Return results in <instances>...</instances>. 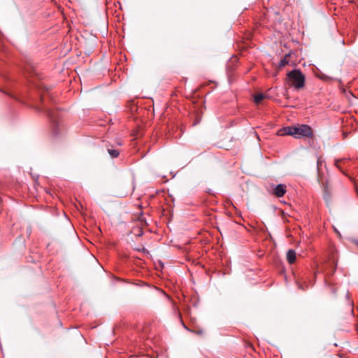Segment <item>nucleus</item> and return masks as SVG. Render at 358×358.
<instances>
[{"label": "nucleus", "mask_w": 358, "mask_h": 358, "mask_svg": "<svg viewBox=\"0 0 358 358\" xmlns=\"http://www.w3.org/2000/svg\"><path fill=\"white\" fill-rule=\"evenodd\" d=\"M268 96L263 94V93H259V94H255L253 96V100H254V102L256 103V104H259L260 103V102L267 98Z\"/></svg>", "instance_id": "0eeeda50"}, {"label": "nucleus", "mask_w": 358, "mask_h": 358, "mask_svg": "<svg viewBox=\"0 0 358 358\" xmlns=\"http://www.w3.org/2000/svg\"><path fill=\"white\" fill-rule=\"evenodd\" d=\"M296 138H311L313 136L312 128L307 124L299 125L298 127H296Z\"/></svg>", "instance_id": "f03ea898"}, {"label": "nucleus", "mask_w": 358, "mask_h": 358, "mask_svg": "<svg viewBox=\"0 0 358 358\" xmlns=\"http://www.w3.org/2000/svg\"><path fill=\"white\" fill-rule=\"evenodd\" d=\"M357 245H358V243H357Z\"/></svg>", "instance_id": "f8f14e48"}, {"label": "nucleus", "mask_w": 358, "mask_h": 358, "mask_svg": "<svg viewBox=\"0 0 358 358\" xmlns=\"http://www.w3.org/2000/svg\"><path fill=\"white\" fill-rule=\"evenodd\" d=\"M194 333H195L198 335H202L203 334V331L202 329H199L196 331H194Z\"/></svg>", "instance_id": "9b49d317"}, {"label": "nucleus", "mask_w": 358, "mask_h": 358, "mask_svg": "<svg viewBox=\"0 0 358 358\" xmlns=\"http://www.w3.org/2000/svg\"><path fill=\"white\" fill-rule=\"evenodd\" d=\"M296 255V253L294 250L290 249L287 252V260L289 262V264H292L295 262Z\"/></svg>", "instance_id": "423d86ee"}, {"label": "nucleus", "mask_w": 358, "mask_h": 358, "mask_svg": "<svg viewBox=\"0 0 358 358\" xmlns=\"http://www.w3.org/2000/svg\"><path fill=\"white\" fill-rule=\"evenodd\" d=\"M347 162V159H336L335 160V162H334V164L335 166L338 169H340L342 172H343V169L341 166V163L343 162Z\"/></svg>", "instance_id": "9d476101"}, {"label": "nucleus", "mask_w": 358, "mask_h": 358, "mask_svg": "<svg viewBox=\"0 0 358 358\" xmlns=\"http://www.w3.org/2000/svg\"><path fill=\"white\" fill-rule=\"evenodd\" d=\"M286 193V185L283 184H279L273 189V194L277 197H282Z\"/></svg>", "instance_id": "7ed1b4c3"}, {"label": "nucleus", "mask_w": 358, "mask_h": 358, "mask_svg": "<svg viewBox=\"0 0 358 358\" xmlns=\"http://www.w3.org/2000/svg\"><path fill=\"white\" fill-rule=\"evenodd\" d=\"M107 151L108 152V154L110 155V156L112 157V158H116L119 156L120 155V151L117 149H114L113 148H109L107 149Z\"/></svg>", "instance_id": "6e6552de"}, {"label": "nucleus", "mask_w": 358, "mask_h": 358, "mask_svg": "<svg viewBox=\"0 0 358 358\" xmlns=\"http://www.w3.org/2000/svg\"><path fill=\"white\" fill-rule=\"evenodd\" d=\"M296 127L294 126V127H284L282 129V130L281 131H282V135H289V136H293L294 137L296 138Z\"/></svg>", "instance_id": "39448f33"}, {"label": "nucleus", "mask_w": 358, "mask_h": 358, "mask_svg": "<svg viewBox=\"0 0 358 358\" xmlns=\"http://www.w3.org/2000/svg\"><path fill=\"white\" fill-rule=\"evenodd\" d=\"M288 84L296 90H301L305 85V76L299 69H294L287 75Z\"/></svg>", "instance_id": "f257e3e1"}, {"label": "nucleus", "mask_w": 358, "mask_h": 358, "mask_svg": "<svg viewBox=\"0 0 358 358\" xmlns=\"http://www.w3.org/2000/svg\"><path fill=\"white\" fill-rule=\"evenodd\" d=\"M45 113L50 117L51 121L52 122L53 127H57L59 126L58 122L55 120V112L51 110L50 109H45ZM53 133L55 135H57V132L55 131V129L53 128Z\"/></svg>", "instance_id": "20e7f679"}, {"label": "nucleus", "mask_w": 358, "mask_h": 358, "mask_svg": "<svg viewBox=\"0 0 358 358\" xmlns=\"http://www.w3.org/2000/svg\"><path fill=\"white\" fill-rule=\"evenodd\" d=\"M290 56V54H287L285 55V56L280 59V63H279V66L281 68V67H283L285 66V65L288 64H289V60H288V57Z\"/></svg>", "instance_id": "1a4fd4ad"}]
</instances>
